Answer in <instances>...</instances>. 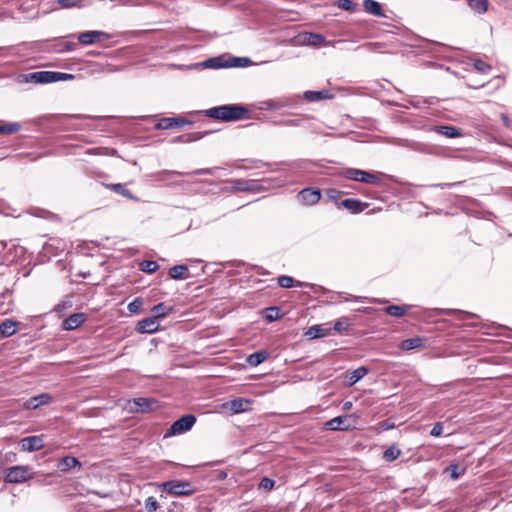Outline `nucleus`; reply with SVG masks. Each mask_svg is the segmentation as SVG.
I'll return each mask as SVG.
<instances>
[{
	"label": "nucleus",
	"mask_w": 512,
	"mask_h": 512,
	"mask_svg": "<svg viewBox=\"0 0 512 512\" xmlns=\"http://www.w3.org/2000/svg\"><path fill=\"white\" fill-rule=\"evenodd\" d=\"M248 109L240 104H227L212 107L204 111L207 117L224 122L238 121L245 118Z\"/></svg>",
	"instance_id": "f257e3e1"
},
{
	"label": "nucleus",
	"mask_w": 512,
	"mask_h": 512,
	"mask_svg": "<svg viewBox=\"0 0 512 512\" xmlns=\"http://www.w3.org/2000/svg\"><path fill=\"white\" fill-rule=\"evenodd\" d=\"M161 488L164 492L174 496H191L195 493V489L188 481H166L161 484Z\"/></svg>",
	"instance_id": "f03ea898"
},
{
	"label": "nucleus",
	"mask_w": 512,
	"mask_h": 512,
	"mask_svg": "<svg viewBox=\"0 0 512 512\" xmlns=\"http://www.w3.org/2000/svg\"><path fill=\"white\" fill-rule=\"evenodd\" d=\"M33 478V473L28 466H12L5 470L4 481L6 483H24Z\"/></svg>",
	"instance_id": "7ed1b4c3"
},
{
	"label": "nucleus",
	"mask_w": 512,
	"mask_h": 512,
	"mask_svg": "<svg viewBox=\"0 0 512 512\" xmlns=\"http://www.w3.org/2000/svg\"><path fill=\"white\" fill-rule=\"evenodd\" d=\"M196 422V417L192 414H187L176 420L170 428L165 432L164 438L172 437L183 434L193 427Z\"/></svg>",
	"instance_id": "20e7f679"
},
{
	"label": "nucleus",
	"mask_w": 512,
	"mask_h": 512,
	"mask_svg": "<svg viewBox=\"0 0 512 512\" xmlns=\"http://www.w3.org/2000/svg\"><path fill=\"white\" fill-rule=\"evenodd\" d=\"M248 62H250V60L246 57H233L230 59V62H225L222 57H213L203 61L200 65L204 68L218 69L245 66Z\"/></svg>",
	"instance_id": "39448f33"
},
{
	"label": "nucleus",
	"mask_w": 512,
	"mask_h": 512,
	"mask_svg": "<svg viewBox=\"0 0 512 512\" xmlns=\"http://www.w3.org/2000/svg\"><path fill=\"white\" fill-rule=\"evenodd\" d=\"M343 175L345 178H347L349 180L358 181V182H362V183L377 184L379 181V178L377 175L367 172V171H364V170L355 169V168L346 169L343 172Z\"/></svg>",
	"instance_id": "423d86ee"
},
{
	"label": "nucleus",
	"mask_w": 512,
	"mask_h": 512,
	"mask_svg": "<svg viewBox=\"0 0 512 512\" xmlns=\"http://www.w3.org/2000/svg\"><path fill=\"white\" fill-rule=\"evenodd\" d=\"M132 412H150L158 407V402L153 398L138 397L129 401Z\"/></svg>",
	"instance_id": "0eeeda50"
},
{
	"label": "nucleus",
	"mask_w": 512,
	"mask_h": 512,
	"mask_svg": "<svg viewBox=\"0 0 512 512\" xmlns=\"http://www.w3.org/2000/svg\"><path fill=\"white\" fill-rule=\"evenodd\" d=\"M234 191L241 192H259L262 190V185L259 180L251 179H232L229 181Z\"/></svg>",
	"instance_id": "6e6552de"
},
{
	"label": "nucleus",
	"mask_w": 512,
	"mask_h": 512,
	"mask_svg": "<svg viewBox=\"0 0 512 512\" xmlns=\"http://www.w3.org/2000/svg\"><path fill=\"white\" fill-rule=\"evenodd\" d=\"M321 199V190L318 188H304L297 194V200L305 205L312 206Z\"/></svg>",
	"instance_id": "1a4fd4ad"
},
{
	"label": "nucleus",
	"mask_w": 512,
	"mask_h": 512,
	"mask_svg": "<svg viewBox=\"0 0 512 512\" xmlns=\"http://www.w3.org/2000/svg\"><path fill=\"white\" fill-rule=\"evenodd\" d=\"M55 71H37L25 75V82L48 84L55 82Z\"/></svg>",
	"instance_id": "9d476101"
},
{
	"label": "nucleus",
	"mask_w": 512,
	"mask_h": 512,
	"mask_svg": "<svg viewBox=\"0 0 512 512\" xmlns=\"http://www.w3.org/2000/svg\"><path fill=\"white\" fill-rule=\"evenodd\" d=\"M21 450L27 452L38 451L44 447L43 436H28L20 441Z\"/></svg>",
	"instance_id": "9b49d317"
},
{
	"label": "nucleus",
	"mask_w": 512,
	"mask_h": 512,
	"mask_svg": "<svg viewBox=\"0 0 512 512\" xmlns=\"http://www.w3.org/2000/svg\"><path fill=\"white\" fill-rule=\"evenodd\" d=\"M53 397L48 393H42L34 397L29 398L23 404V407L27 410H35L40 406L51 403Z\"/></svg>",
	"instance_id": "f8f14e48"
},
{
	"label": "nucleus",
	"mask_w": 512,
	"mask_h": 512,
	"mask_svg": "<svg viewBox=\"0 0 512 512\" xmlns=\"http://www.w3.org/2000/svg\"><path fill=\"white\" fill-rule=\"evenodd\" d=\"M103 37L108 38V35L103 31H86L78 35V41L83 45H91L100 42Z\"/></svg>",
	"instance_id": "ddd939ff"
},
{
	"label": "nucleus",
	"mask_w": 512,
	"mask_h": 512,
	"mask_svg": "<svg viewBox=\"0 0 512 512\" xmlns=\"http://www.w3.org/2000/svg\"><path fill=\"white\" fill-rule=\"evenodd\" d=\"M293 101L290 98H282V99H269L262 101L260 103V109L262 110H279L281 108L292 106Z\"/></svg>",
	"instance_id": "4468645a"
},
{
	"label": "nucleus",
	"mask_w": 512,
	"mask_h": 512,
	"mask_svg": "<svg viewBox=\"0 0 512 512\" xmlns=\"http://www.w3.org/2000/svg\"><path fill=\"white\" fill-rule=\"evenodd\" d=\"M159 329V323L157 319L153 317H148L140 320L137 323L136 330L139 333H154Z\"/></svg>",
	"instance_id": "2eb2a0df"
},
{
	"label": "nucleus",
	"mask_w": 512,
	"mask_h": 512,
	"mask_svg": "<svg viewBox=\"0 0 512 512\" xmlns=\"http://www.w3.org/2000/svg\"><path fill=\"white\" fill-rule=\"evenodd\" d=\"M85 320L86 316L84 313H74L63 321L62 327L64 330L72 331L80 327Z\"/></svg>",
	"instance_id": "dca6fc26"
},
{
	"label": "nucleus",
	"mask_w": 512,
	"mask_h": 512,
	"mask_svg": "<svg viewBox=\"0 0 512 512\" xmlns=\"http://www.w3.org/2000/svg\"><path fill=\"white\" fill-rule=\"evenodd\" d=\"M20 325L19 321L13 319H6L0 324V337L8 338L17 333L18 327Z\"/></svg>",
	"instance_id": "f3484780"
},
{
	"label": "nucleus",
	"mask_w": 512,
	"mask_h": 512,
	"mask_svg": "<svg viewBox=\"0 0 512 512\" xmlns=\"http://www.w3.org/2000/svg\"><path fill=\"white\" fill-rule=\"evenodd\" d=\"M249 405V400L238 398L227 402L224 404V407L229 409L233 414H237L247 411L249 409Z\"/></svg>",
	"instance_id": "a211bd4d"
},
{
	"label": "nucleus",
	"mask_w": 512,
	"mask_h": 512,
	"mask_svg": "<svg viewBox=\"0 0 512 512\" xmlns=\"http://www.w3.org/2000/svg\"><path fill=\"white\" fill-rule=\"evenodd\" d=\"M431 131H434L440 135H443L447 138H456L462 136V131L459 128L448 125H437L431 128Z\"/></svg>",
	"instance_id": "6ab92c4d"
},
{
	"label": "nucleus",
	"mask_w": 512,
	"mask_h": 512,
	"mask_svg": "<svg viewBox=\"0 0 512 512\" xmlns=\"http://www.w3.org/2000/svg\"><path fill=\"white\" fill-rule=\"evenodd\" d=\"M187 123L186 120L182 118H162L156 124L157 129H171L175 127H182Z\"/></svg>",
	"instance_id": "aec40b11"
},
{
	"label": "nucleus",
	"mask_w": 512,
	"mask_h": 512,
	"mask_svg": "<svg viewBox=\"0 0 512 512\" xmlns=\"http://www.w3.org/2000/svg\"><path fill=\"white\" fill-rule=\"evenodd\" d=\"M81 463L80 461L73 457V456H65L63 457L60 461H59V464H58V468L62 471V472H67L71 469H74V468H78L80 469L81 468Z\"/></svg>",
	"instance_id": "412c9836"
},
{
	"label": "nucleus",
	"mask_w": 512,
	"mask_h": 512,
	"mask_svg": "<svg viewBox=\"0 0 512 512\" xmlns=\"http://www.w3.org/2000/svg\"><path fill=\"white\" fill-rule=\"evenodd\" d=\"M341 206L356 214L362 212L367 207V204L362 203L358 199L348 198L341 202Z\"/></svg>",
	"instance_id": "4be33fe9"
},
{
	"label": "nucleus",
	"mask_w": 512,
	"mask_h": 512,
	"mask_svg": "<svg viewBox=\"0 0 512 512\" xmlns=\"http://www.w3.org/2000/svg\"><path fill=\"white\" fill-rule=\"evenodd\" d=\"M305 100L309 102H317L324 99H330L332 95L328 90L321 91H305L303 94Z\"/></svg>",
	"instance_id": "5701e85b"
},
{
	"label": "nucleus",
	"mask_w": 512,
	"mask_h": 512,
	"mask_svg": "<svg viewBox=\"0 0 512 512\" xmlns=\"http://www.w3.org/2000/svg\"><path fill=\"white\" fill-rule=\"evenodd\" d=\"M331 331H332L331 328H327L322 325H314L307 330L306 335L310 339H315V338L326 337L331 334Z\"/></svg>",
	"instance_id": "b1692460"
},
{
	"label": "nucleus",
	"mask_w": 512,
	"mask_h": 512,
	"mask_svg": "<svg viewBox=\"0 0 512 512\" xmlns=\"http://www.w3.org/2000/svg\"><path fill=\"white\" fill-rule=\"evenodd\" d=\"M363 7L367 13L373 16L385 17L380 4L375 0H363Z\"/></svg>",
	"instance_id": "393cba45"
},
{
	"label": "nucleus",
	"mask_w": 512,
	"mask_h": 512,
	"mask_svg": "<svg viewBox=\"0 0 512 512\" xmlns=\"http://www.w3.org/2000/svg\"><path fill=\"white\" fill-rule=\"evenodd\" d=\"M347 416H337L326 422V428L329 430H346L349 425L346 424Z\"/></svg>",
	"instance_id": "a878e982"
},
{
	"label": "nucleus",
	"mask_w": 512,
	"mask_h": 512,
	"mask_svg": "<svg viewBox=\"0 0 512 512\" xmlns=\"http://www.w3.org/2000/svg\"><path fill=\"white\" fill-rule=\"evenodd\" d=\"M174 175L184 176L185 172H179L175 170H162L154 174H151L150 177L154 181L165 182L170 180L171 177Z\"/></svg>",
	"instance_id": "bb28decb"
},
{
	"label": "nucleus",
	"mask_w": 512,
	"mask_h": 512,
	"mask_svg": "<svg viewBox=\"0 0 512 512\" xmlns=\"http://www.w3.org/2000/svg\"><path fill=\"white\" fill-rule=\"evenodd\" d=\"M424 346V339L421 337H414L403 340L399 348L404 351L413 350L415 348H420Z\"/></svg>",
	"instance_id": "cd10ccee"
},
{
	"label": "nucleus",
	"mask_w": 512,
	"mask_h": 512,
	"mask_svg": "<svg viewBox=\"0 0 512 512\" xmlns=\"http://www.w3.org/2000/svg\"><path fill=\"white\" fill-rule=\"evenodd\" d=\"M188 267L185 265H175L169 269V276L175 280H183L188 278Z\"/></svg>",
	"instance_id": "c85d7f7f"
},
{
	"label": "nucleus",
	"mask_w": 512,
	"mask_h": 512,
	"mask_svg": "<svg viewBox=\"0 0 512 512\" xmlns=\"http://www.w3.org/2000/svg\"><path fill=\"white\" fill-rule=\"evenodd\" d=\"M411 308V305H390L387 306L384 311L390 316L394 317H402L404 316L408 310Z\"/></svg>",
	"instance_id": "c756f323"
},
{
	"label": "nucleus",
	"mask_w": 512,
	"mask_h": 512,
	"mask_svg": "<svg viewBox=\"0 0 512 512\" xmlns=\"http://www.w3.org/2000/svg\"><path fill=\"white\" fill-rule=\"evenodd\" d=\"M268 358V353L265 350H260L257 352H254L250 354L247 357V363L250 366H258L259 364L263 363Z\"/></svg>",
	"instance_id": "7c9ffc66"
},
{
	"label": "nucleus",
	"mask_w": 512,
	"mask_h": 512,
	"mask_svg": "<svg viewBox=\"0 0 512 512\" xmlns=\"http://www.w3.org/2000/svg\"><path fill=\"white\" fill-rule=\"evenodd\" d=\"M151 311L154 314V317L156 319L164 318V317L168 316L173 311V307L168 306L165 303L161 302V303L155 305Z\"/></svg>",
	"instance_id": "2f4dec72"
},
{
	"label": "nucleus",
	"mask_w": 512,
	"mask_h": 512,
	"mask_svg": "<svg viewBox=\"0 0 512 512\" xmlns=\"http://www.w3.org/2000/svg\"><path fill=\"white\" fill-rule=\"evenodd\" d=\"M368 373V369L364 366L353 370L348 376V385L352 386L361 380Z\"/></svg>",
	"instance_id": "473e14b6"
},
{
	"label": "nucleus",
	"mask_w": 512,
	"mask_h": 512,
	"mask_svg": "<svg viewBox=\"0 0 512 512\" xmlns=\"http://www.w3.org/2000/svg\"><path fill=\"white\" fill-rule=\"evenodd\" d=\"M108 188H110L111 190H113L115 193L117 194H120L128 199H132L133 196H132V193L130 192V190H128L125 185L121 184V183H117V184H108L107 185Z\"/></svg>",
	"instance_id": "72a5a7b5"
},
{
	"label": "nucleus",
	"mask_w": 512,
	"mask_h": 512,
	"mask_svg": "<svg viewBox=\"0 0 512 512\" xmlns=\"http://www.w3.org/2000/svg\"><path fill=\"white\" fill-rule=\"evenodd\" d=\"M469 6L478 13H484L487 11L488 1L487 0H468Z\"/></svg>",
	"instance_id": "f704fd0d"
},
{
	"label": "nucleus",
	"mask_w": 512,
	"mask_h": 512,
	"mask_svg": "<svg viewBox=\"0 0 512 512\" xmlns=\"http://www.w3.org/2000/svg\"><path fill=\"white\" fill-rule=\"evenodd\" d=\"M264 314V318L268 321V322H273V321H276L280 318V309L278 307H269V308H266L263 312Z\"/></svg>",
	"instance_id": "c9c22d12"
},
{
	"label": "nucleus",
	"mask_w": 512,
	"mask_h": 512,
	"mask_svg": "<svg viewBox=\"0 0 512 512\" xmlns=\"http://www.w3.org/2000/svg\"><path fill=\"white\" fill-rule=\"evenodd\" d=\"M77 47V44L75 42H59L54 46V51L58 53L67 52V51H73Z\"/></svg>",
	"instance_id": "e433bc0d"
},
{
	"label": "nucleus",
	"mask_w": 512,
	"mask_h": 512,
	"mask_svg": "<svg viewBox=\"0 0 512 512\" xmlns=\"http://www.w3.org/2000/svg\"><path fill=\"white\" fill-rule=\"evenodd\" d=\"M139 266L140 270L146 273H154L159 268L158 263L152 260H144Z\"/></svg>",
	"instance_id": "4c0bfd02"
},
{
	"label": "nucleus",
	"mask_w": 512,
	"mask_h": 512,
	"mask_svg": "<svg viewBox=\"0 0 512 512\" xmlns=\"http://www.w3.org/2000/svg\"><path fill=\"white\" fill-rule=\"evenodd\" d=\"M219 167H213V168H202L197 169L191 172H185V176H194V175H216V172L219 170Z\"/></svg>",
	"instance_id": "58836bf2"
},
{
	"label": "nucleus",
	"mask_w": 512,
	"mask_h": 512,
	"mask_svg": "<svg viewBox=\"0 0 512 512\" xmlns=\"http://www.w3.org/2000/svg\"><path fill=\"white\" fill-rule=\"evenodd\" d=\"M350 326L349 320L346 317H342L338 319L332 328L337 333H342L344 331H347Z\"/></svg>",
	"instance_id": "ea45409f"
},
{
	"label": "nucleus",
	"mask_w": 512,
	"mask_h": 512,
	"mask_svg": "<svg viewBox=\"0 0 512 512\" xmlns=\"http://www.w3.org/2000/svg\"><path fill=\"white\" fill-rule=\"evenodd\" d=\"M400 454H401L400 449H398L395 446H391L384 451L383 458L386 461H394L400 456Z\"/></svg>",
	"instance_id": "a19ab883"
},
{
	"label": "nucleus",
	"mask_w": 512,
	"mask_h": 512,
	"mask_svg": "<svg viewBox=\"0 0 512 512\" xmlns=\"http://www.w3.org/2000/svg\"><path fill=\"white\" fill-rule=\"evenodd\" d=\"M450 473V477L452 479H458L465 472V468L461 467L458 464H451L446 469Z\"/></svg>",
	"instance_id": "79ce46f5"
},
{
	"label": "nucleus",
	"mask_w": 512,
	"mask_h": 512,
	"mask_svg": "<svg viewBox=\"0 0 512 512\" xmlns=\"http://www.w3.org/2000/svg\"><path fill=\"white\" fill-rule=\"evenodd\" d=\"M304 41L309 45L317 46L323 43L325 41V38L320 34L310 33L307 36H305Z\"/></svg>",
	"instance_id": "37998d69"
},
{
	"label": "nucleus",
	"mask_w": 512,
	"mask_h": 512,
	"mask_svg": "<svg viewBox=\"0 0 512 512\" xmlns=\"http://www.w3.org/2000/svg\"><path fill=\"white\" fill-rule=\"evenodd\" d=\"M21 128V125L17 122L0 125V134H11L19 131Z\"/></svg>",
	"instance_id": "c03bdc74"
},
{
	"label": "nucleus",
	"mask_w": 512,
	"mask_h": 512,
	"mask_svg": "<svg viewBox=\"0 0 512 512\" xmlns=\"http://www.w3.org/2000/svg\"><path fill=\"white\" fill-rule=\"evenodd\" d=\"M142 306H143L142 298L137 297L132 302H130L128 304L127 308L130 313L137 314L140 312Z\"/></svg>",
	"instance_id": "a18cd8bd"
},
{
	"label": "nucleus",
	"mask_w": 512,
	"mask_h": 512,
	"mask_svg": "<svg viewBox=\"0 0 512 512\" xmlns=\"http://www.w3.org/2000/svg\"><path fill=\"white\" fill-rule=\"evenodd\" d=\"M277 283L282 288H291L292 286L295 285L294 279L286 275L279 276L277 279Z\"/></svg>",
	"instance_id": "49530a36"
},
{
	"label": "nucleus",
	"mask_w": 512,
	"mask_h": 512,
	"mask_svg": "<svg viewBox=\"0 0 512 512\" xmlns=\"http://www.w3.org/2000/svg\"><path fill=\"white\" fill-rule=\"evenodd\" d=\"M474 67L480 73H488L491 70V66L480 59L475 60Z\"/></svg>",
	"instance_id": "de8ad7c7"
},
{
	"label": "nucleus",
	"mask_w": 512,
	"mask_h": 512,
	"mask_svg": "<svg viewBox=\"0 0 512 512\" xmlns=\"http://www.w3.org/2000/svg\"><path fill=\"white\" fill-rule=\"evenodd\" d=\"M454 313H460V314L464 315L463 319H469V318H472L475 316L473 313L463 312V311H458V310H453V309H440L439 310V314H442V315H452Z\"/></svg>",
	"instance_id": "09e8293b"
},
{
	"label": "nucleus",
	"mask_w": 512,
	"mask_h": 512,
	"mask_svg": "<svg viewBox=\"0 0 512 512\" xmlns=\"http://www.w3.org/2000/svg\"><path fill=\"white\" fill-rule=\"evenodd\" d=\"M355 300V301H359V302H363V301H368L370 303H386L387 300H381V299H378V298H368V297H360V296H350L349 298H345L346 301L348 300Z\"/></svg>",
	"instance_id": "8fccbe9b"
},
{
	"label": "nucleus",
	"mask_w": 512,
	"mask_h": 512,
	"mask_svg": "<svg viewBox=\"0 0 512 512\" xmlns=\"http://www.w3.org/2000/svg\"><path fill=\"white\" fill-rule=\"evenodd\" d=\"M158 507L159 504L154 497L150 496L145 500V508L148 512H154L158 509Z\"/></svg>",
	"instance_id": "3c124183"
},
{
	"label": "nucleus",
	"mask_w": 512,
	"mask_h": 512,
	"mask_svg": "<svg viewBox=\"0 0 512 512\" xmlns=\"http://www.w3.org/2000/svg\"><path fill=\"white\" fill-rule=\"evenodd\" d=\"M337 6L345 11H353L355 4L351 0H338Z\"/></svg>",
	"instance_id": "603ef678"
},
{
	"label": "nucleus",
	"mask_w": 512,
	"mask_h": 512,
	"mask_svg": "<svg viewBox=\"0 0 512 512\" xmlns=\"http://www.w3.org/2000/svg\"><path fill=\"white\" fill-rule=\"evenodd\" d=\"M275 485V481L268 477H263L260 481L259 487L264 490H271Z\"/></svg>",
	"instance_id": "864d4df0"
},
{
	"label": "nucleus",
	"mask_w": 512,
	"mask_h": 512,
	"mask_svg": "<svg viewBox=\"0 0 512 512\" xmlns=\"http://www.w3.org/2000/svg\"><path fill=\"white\" fill-rule=\"evenodd\" d=\"M83 0H58V4L62 8H72L79 6Z\"/></svg>",
	"instance_id": "5fc2aeb1"
},
{
	"label": "nucleus",
	"mask_w": 512,
	"mask_h": 512,
	"mask_svg": "<svg viewBox=\"0 0 512 512\" xmlns=\"http://www.w3.org/2000/svg\"><path fill=\"white\" fill-rule=\"evenodd\" d=\"M74 78H75V75H73V74L55 71V77H54L55 82L69 81V80H73Z\"/></svg>",
	"instance_id": "6e6d98bb"
},
{
	"label": "nucleus",
	"mask_w": 512,
	"mask_h": 512,
	"mask_svg": "<svg viewBox=\"0 0 512 512\" xmlns=\"http://www.w3.org/2000/svg\"><path fill=\"white\" fill-rule=\"evenodd\" d=\"M442 433H443L442 424L440 422L435 423L430 431V435L433 437H439L442 435Z\"/></svg>",
	"instance_id": "4d7b16f0"
},
{
	"label": "nucleus",
	"mask_w": 512,
	"mask_h": 512,
	"mask_svg": "<svg viewBox=\"0 0 512 512\" xmlns=\"http://www.w3.org/2000/svg\"><path fill=\"white\" fill-rule=\"evenodd\" d=\"M263 166H268V163H265L261 160H255L253 161V165L250 166V168H261ZM244 169H249V167H244Z\"/></svg>",
	"instance_id": "13d9d810"
},
{
	"label": "nucleus",
	"mask_w": 512,
	"mask_h": 512,
	"mask_svg": "<svg viewBox=\"0 0 512 512\" xmlns=\"http://www.w3.org/2000/svg\"><path fill=\"white\" fill-rule=\"evenodd\" d=\"M281 124L286 125V126H298L300 124V120L290 119V120L281 122Z\"/></svg>",
	"instance_id": "bf43d9fd"
},
{
	"label": "nucleus",
	"mask_w": 512,
	"mask_h": 512,
	"mask_svg": "<svg viewBox=\"0 0 512 512\" xmlns=\"http://www.w3.org/2000/svg\"><path fill=\"white\" fill-rule=\"evenodd\" d=\"M228 474L226 471H219L218 474H217V479L218 480H225L227 478Z\"/></svg>",
	"instance_id": "052dcab7"
},
{
	"label": "nucleus",
	"mask_w": 512,
	"mask_h": 512,
	"mask_svg": "<svg viewBox=\"0 0 512 512\" xmlns=\"http://www.w3.org/2000/svg\"><path fill=\"white\" fill-rule=\"evenodd\" d=\"M358 311L366 313V314H370L374 311V308L373 307H363V308L358 309Z\"/></svg>",
	"instance_id": "680f3d73"
},
{
	"label": "nucleus",
	"mask_w": 512,
	"mask_h": 512,
	"mask_svg": "<svg viewBox=\"0 0 512 512\" xmlns=\"http://www.w3.org/2000/svg\"><path fill=\"white\" fill-rule=\"evenodd\" d=\"M458 183H444V184H438L437 186L441 188H452L456 186Z\"/></svg>",
	"instance_id": "e2e57ef3"
},
{
	"label": "nucleus",
	"mask_w": 512,
	"mask_h": 512,
	"mask_svg": "<svg viewBox=\"0 0 512 512\" xmlns=\"http://www.w3.org/2000/svg\"><path fill=\"white\" fill-rule=\"evenodd\" d=\"M337 191L335 189H330L327 191V194L329 198H336L337 197Z\"/></svg>",
	"instance_id": "0e129e2a"
},
{
	"label": "nucleus",
	"mask_w": 512,
	"mask_h": 512,
	"mask_svg": "<svg viewBox=\"0 0 512 512\" xmlns=\"http://www.w3.org/2000/svg\"><path fill=\"white\" fill-rule=\"evenodd\" d=\"M352 406V403L351 402H345L344 405H343V408L344 409H350Z\"/></svg>",
	"instance_id": "69168bd1"
},
{
	"label": "nucleus",
	"mask_w": 512,
	"mask_h": 512,
	"mask_svg": "<svg viewBox=\"0 0 512 512\" xmlns=\"http://www.w3.org/2000/svg\"><path fill=\"white\" fill-rule=\"evenodd\" d=\"M6 247V244L2 241H0V252L3 251Z\"/></svg>",
	"instance_id": "338daca9"
},
{
	"label": "nucleus",
	"mask_w": 512,
	"mask_h": 512,
	"mask_svg": "<svg viewBox=\"0 0 512 512\" xmlns=\"http://www.w3.org/2000/svg\"><path fill=\"white\" fill-rule=\"evenodd\" d=\"M296 286H298V287H304V286H307V284H304V283H301V282H297Z\"/></svg>",
	"instance_id": "774afa93"
}]
</instances>
